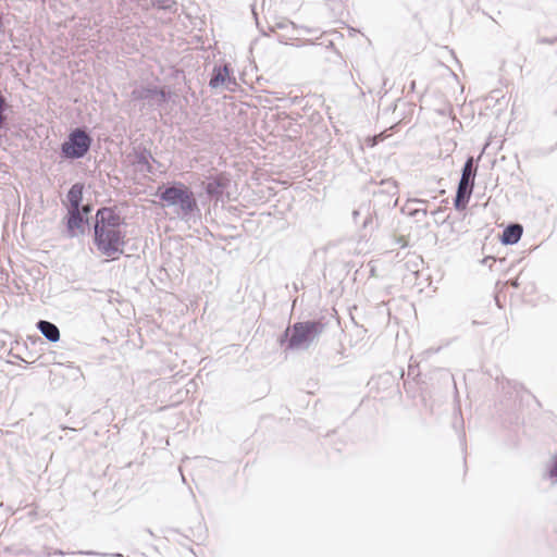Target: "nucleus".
I'll return each instance as SVG.
<instances>
[{
    "mask_svg": "<svg viewBox=\"0 0 557 557\" xmlns=\"http://www.w3.org/2000/svg\"><path fill=\"white\" fill-rule=\"evenodd\" d=\"M96 219L95 244L103 256L116 260L123 253L125 245L123 219L112 208L99 209Z\"/></svg>",
    "mask_w": 557,
    "mask_h": 557,
    "instance_id": "1",
    "label": "nucleus"
},
{
    "mask_svg": "<svg viewBox=\"0 0 557 557\" xmlns=\"http://www.w3.org/2000/svg\"><path fill=\"white\" fill-rule=\"evenodd\" d=\"M163 206H178L180 212L184 215L190 214L197 210V200L194 193L183 183H176L172 186L158 189Z\"/></svg>",
    "mask_w": 557,
    "mask_h": 557,
    "instance_id": "2",
    "label": "nucleus"
},
{
    "mask_svg": "<svg viewBox=\"0 0 557 557\" xmlns=\"http://www.w3.org/2000/svg\"><path fill=\"white\" fill-rule=\"evenodd\" d=\"M91 138L86 132L77 128L73 131L62 144V153L70 159L82 158L89 150Z\"/></svg>",
    "mask_w": 557,
    "mask_h": 557,
    "instance_id": "3",
    "label": "nucleus"
},
{
    "mask_svg": "<svg viewBox=\"0 0 557 557\" xmlns=\"http://www.w3.org/2000/svg\"><path fill=\"white\" fill-rule=\"evenodd\" d=\"M322 329L323 324L321 322L308 321L295 323L292 327L288 346L295 348L304 345L320 334Z\"/></svg>",
    "mask_w": 557,
    "mask_h": 557,
    "instance_id": "4",
    "label": "nucleus"
},
{
    "mask_svg": "<svg viewBox=\"0 0 557 557\" xmlns=\"http://www.w3.org/2000/svg\"><path fill=\"white\" fill-rule=\"evenodd\" d=\"M475 175V170L473 168V159L469 158L463 166L461 180L459 182L458 190H457V197L455 205L457 208L465 207L466 202L468 201L471 193H472V186Z\"/></svg>",
    "mask_w": 557,
    "mask_h": 557,
    "instance_id": "5",
    "label": "nucleus"
},
{
    "mask_svg": "<svg viewBox=\"0 0 557 557\" xmlns=\"http://www.w3.org/2000/svg\"><path fill=\"white\" fill-rule=\"evenodd\" d=\"M230 184V174L221 172L207 178L205 189L210 197L219 199L223 196Z\"/></svg>",
    "mask_w": 557,
    "mask_h": 557,
    "instance_id": "6",
    "label": "nucleus"
},
{
    "mask_svg": "<svg viewBox=\"0 0 557 557\" xmlns=\"http://www.w3.org/2000/svg\"><path fill=\"white\" fill-rule=\"evenodd\" d=\"M89 212L90 207L88 205L82 207V212L81 209H70L67 226L73 235L84 232L85 225L88 223L87 215Z\"/></svg>",
    "mask_w": 557,
    "mask_h": 557,
    "instance_id": "7",
    "label": "nucleus"
},
{
    "mask_svg": "<svg viewBox=\"0 0 557 557\" xmlns=\"http://www.w3.org/2000/svg\"><path fill=\"white\" fill-rule=\"evenodd\" d=\"M522 226L520 224H512L507 226L502 235V243L505 245H512L518 243L522 235Z\"/></svg>",
    "mask_w": 557,
    "mask_h": 557,
    "instance_id": "8",
    "label": "nucleus"
},
{
    "mask_svg": "<svg viewBox=\"0 0 557 557\" xmlns=\"http://www.w3.org/2000/svg\"><path fill=\"white\" fill-rule=\"evenodd\" d=\"M37 327L50 342H58L60 339V331L51 322L41 320L37 323Z\"/></svg>",
    "mask_w": 557,
    "mask_h": 557,
    "instance_id": "9",
    "label": "nucleus"
},
{
    "mask_svg": "<svg viewBox=\"0 0 557 557\" xmlns=\"http://www.w3.org/2000/svg\"><path fill=\"white\" fill-rule=\"evenodd\" d=\"M82 199H83V185L74 184L67 194V201L70 205V209H79Z\"/></svg>",
    "mask_w": 557,
    "mask_h": 557,
    "instance_id": "10",
    "label": "nucleus"
},
{
    "mask_svg": "<svg viewBox=\"0 0 557 557\" xmlns=\"http://www.w3.org/2000/svg\"><path fill=\"white\" fill-rule=\"evenodd\" d=\"M227 76H228V70L226 66L215 70L214 75L210 79V86L218 87L219 85L223 84L226 81Z\"/></svg>",
    "mask_w": 557,
    "mask_h": 557,
    "instance_id": "11",
    "label": "nucleus"
},
{
    "mask_svg": "<svg viewBox=\"0 0 557 557\" xmlns=\"http://www.w3.org/2000/svg\"><path fill=\"white\" fill-rule=\"evenodd\" d=\"M5 99L0 96V127H2L3 125V122H4V115H3V112H4V109H5Z\"/></svg>",
    "mask_w": 557,
    "mask_h": 557,
    "instance_id": "12",
    "label": "nucleus"
},
{
    "mask_svg": "<svg viewBox=\"0 0 557 557\" xmlns=\"http://www.w3.org/2000/svg\"><path fill=\"white\" fill-rule=\"evenodd\" d=\"M550 478H557V461L555 467L549 471Z\"/></svg>",
    "mask_w": 557,
    "mask_h": 557,
    "instance_id": "13",
    "label": "nucleus"
},
{
    "mask_svg": "<svg viewBox=\"0 0 557 557\" xmlns=\"http://www.w3.org/2000/svg\"><path fill=\"white\" fill-rule=\"evenodd\" d=\"M376 139H377V137H373V138H372L371 146H374V145L376 144Z\"/></svg>",
    "mask_w": 557,
    "mask_h": 557,
    "instance_id": "14",
    "label": "nucleus"
}]
</instances>
